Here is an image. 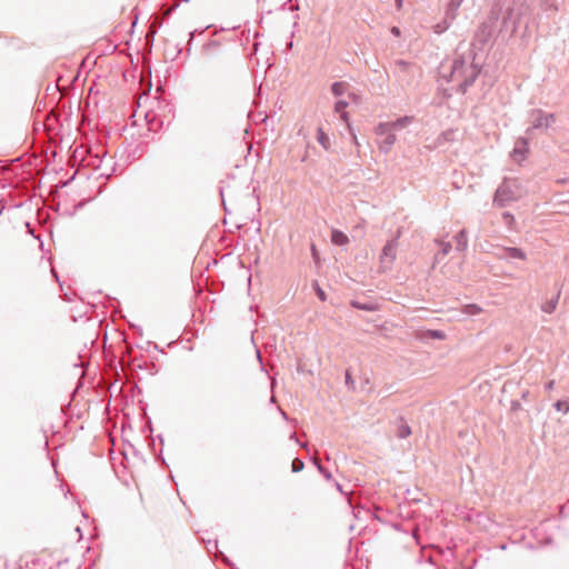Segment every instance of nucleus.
<instances>
[{
  "label": "nucleus",
  "instance_id": "39",
  "mask_svg": "<svg viewBox=\"0 0 569 569\" xmlns=\"http://www.w3.org/2000/svg\"><path fill=\"white\" fill-rule=\"evenodd\" d=\"M518 407H519V403H518V402H513V403H512V409H513V410H515L516 408H518Z\"/></svg>",
  "mask_w": 569,
  "mask_h": 569
},
{
  "label": "nucleus",
  "instance_id": "14",
  "mask_svg": "<svg viewBox=\"0 0 569 569\" xmlns=\"http://www.w3.org/2000/svg\"><path fill=\"white\" fill-rule=\"evenodd\" d=\"M348 107V102L345 100H339L335 104V111L340 114V118L343 121H348V113L346 111V108Z\"/></svg>",
  "mask_w": 569,
  "mask_h": 569
},
{
  "label": "nucleus",
  "instance_id": "24",
  "mask_svg": "<svg viewBox=\"0 0 569 569\" xmlns=\"http://www.w3.org/2000/svg\"><path fill=\"white\" fill-rule=\"evenodd\" d=\"M351 305H352V307H355L358 310H367V311L373 310V307L371 305L360 303L358 301H352Z\"/></svg>",
  "mask_w": 569,
  "mask_h": 569
},
{
  "label": "nucleus",
  "instance_id": "19",
  "mask_svg": "<svg viewBox=\"0 0 569 569\" xmlns=\"http://www.w3.org/2000/svg\"><path fill=\"white\" fill-rule=\"evenodd\" d=\"M502 219L510 230L513 229V224H515L516 220H515V217L512 213H510L508 211L503 212Z\"/></svg>",
  "mask_w": 569,
  "mask_h": 569
},
{
  "label": "nucleus",
  "instance_id": "33",
  "mask_svg": "<svg viewBox=\"0 0 569 569\" xmlns=\"http://www.w3.org/2000/svg\"><path fill=\"white\" fill-rule=\"evenodd\" d=\"M397 9H401L403 0H395Z\"/></svg>",
  "mask_w": 569,
  "mask_h": 569
},
{
  "label": "nucleus",
  "instance_id": "1",
  "mask_svg": "<svg viewBox=\"0 0 569 569\" xmlns=\"http://www.w3.org/2000/svg\"><path fill=\"white\" fill-rule=\"evenodd\" d=\"M475 54L472 50L467 53L458 54L450 67V76L448 81L457 82L460 91L466 92L477 79L480 68L473 62Z\"/></svg>",
  "mask_w": 569,
  "mask_h": 569
},
{
  "label": "nucleus",
  "instance_id": "28",
  "mask_svg": "<svg viewBox=\"0 0 569 569\" xmlns=\"http://www.w3.org/2000/svg\"><path fill=\"white\" fill-rule=\"evenodd\" d=\"M443 26H445V20L441 23H438L436 26V32H438V33L443 32L445 31V30H442Z\"/></svg>",
  "mask_w": 569,
  "mask_h": 569
},
{
  "label": "nucleus",
  "instance_id": "7",
  "mask_svg": "<svg viewBox=\"0 0 569 569\" xmlns=\"http://www.w3.org/2000/svg\"><path fill=\"white\" fill-rule=\"evenodd\" d=\"M528 153V139L527 138H519L516 141L515 148L512 150V156L515 160L521 161L526 158Z\"/></svg>",
  "mask_w": 569,
  "mask_h": 569
},
{
  "label": "nucleus",
  "instance_id": "37",
  "mask_svg": "<svg viewBox=\"0 0 569 569\" xmlns=\"http://www.w3.org/2000/svg\"><path fill=\"white\" fill-rule=\"evenodd\" d=\"M398 64H399V66H401V67H406V66H407V62H405V61L400 60V61H398Z\"/></svg>",
  "mask_w": 569,
  "mask_h": 569
},
{
  "label": "nucleus",
  "instance_id": "8",
  "mask_svg": "<svg viewBox=\"0 0 569 569\" xmlns=\"http://www.w3.org/2000/svg\"><path fill=\"white\" fill-rule=\"evenodd\" d=\"M396 142V134L393 131L389 132L387 136H383L381 140L378 141V147L381 152L388 153L392 146Z\"/></svg>",
  "mask_w": 569,
  "mask_h": 569
},
{
  "label": "nucleus",
  "instance_id": "16",
  "mask_svg": "<svg viewBox=\"0 0 569 569\" xmlns=\"http://www.w3.org/2000/svg\"><path fill=\"white\" fill-rule=\"evenodd\" d=\"M391 131L392 129L390 128L389 122H380L375 128V133L379 137L387 136Z\"/></svg>",
  "mask_w": 569,
  "mask_h": 569
},
{
  "label": "nucleus",
  "instance_id": "17",
  "mask_svg": "<svg viewBox=\"0 0 569 569\" xmlns=\"http://www.w3.org/2000/svg\"><path fill=\"white\" fill-rule=\"evenodd\" d=\"M462 312L468 316H477L482 312V308L476 303L466 305Z\"/></svg>",
  "mask_w": 569,
  "mask_h": 569
},
{
  "label": "nucleus",
  "instance_id": "23",
  "mask_svg": "<svg viewBox=\"0 0 569 569\" xmlns=\"http://www.w3.org/2000/svg\"><path fill=\"white\" fill-rule=\"evenodd\" d=\"M313 463L316 465L319 472L322 473L327 480L331 479V473L327 469H325L317 459H313Z\"/></svg>",
  "mask_w": 569,
  "mask_h": 569
},
{
  "label": "nucleus",
  "instance_id": "6",
  "mask_svg": "<svg viewBox=\"0 0 569 569\" xmlns=\"http://www.w3.org/2000/svg\"><path fill=\"white\" fill-rule=\"evenodd\" d=\"M463 0H450L447 4L446 13H445V26L442 30H447L452 21L456 19L458 10Z\"/></svg>",
  "mask_w": 569,
  "mask_h": 569
},
{
  "label": "nucleus",
  "instance_id": "32",
  "mask_svg": "<svg viewBox=\"0 0 569 569\" xmlns=\"http://www.w3.org/2000/svg\"><path fill=\"white\" fill-rule=\"evenodd\" d=\"M553 385H555V381H549L547 385H546V389L547 390H551L553 388Z\"/></svg>",
  "mask_w": 569,
  "mask_h": 569
},
{
  "label": "nucleus",
  "instance_id": "22",
  "mask_svg": "<svg viewBox=\"0 0 569 569\" xmlns=\"http://www.w3.org/2000/svg\"><path fill=\"white\" fill-rule=\"evenodd\" d=\"M313 288H315L317 297L321 301H326L327 300V295H326V292L323 291V289L319 286V283L317 281L313 282Z\"/></svg>",
  "mask_w": 569,
  "mask_h": 569
},
{
  "label": "nucleus",
  "instance_id": "29",
  "mask_svg": "<svg viewBox=\"0 0 569 569\" xmlns=\"http://www.w3.org/2000/svg\"><path fill=\"white\" fill-rule=\"evenodd\" d=\"M100 162H101V160H98V158H97L94 161H88L87 164L93 166V167H99Z\"/></svg>",
  "mask_w": 569,
  "mask_h": 569
},
{
  "label": "nucleus",
  "instance_id": "25",
  "mask_svg": "<svg viewBox=\"0 0 569 569\" xmlns=\"http://www.w3.org/2000/svg\"><path fill=\"white\" fill-rule=\"evenodd\" d=\"M427 335H428V337H430L432 339H439V340H442L446 337L445 332H442L440 330H429Z\"/></svg>",
  "mask_w": 569,
  "mask_h": 569
},
{
  "label": "nucleus",
  "instance_id": "26",
  "mask_svg": "<svg viewBox=\"0 0 569 569\" xmlns=\"http://www.w3.org/2000/svg\"><path fill=\"white\" fill-rule=\"evenodd\" d=\"M345 378H346V385L350 388V389H355V381L350 375V372L347 370L346 371V375H345Z\"/></svg>",
  "mask_w": 569,
  "mask_h": 569
},
{
  "label": "nucleus",
  "instance_id": "12",
  "mask_svg": "<svg viewBox=\"0 0 569 569\" xmlns=\"http://www.w3.org/2000/svg\"><path fill=\"white\" fill-rule=\"evenodd\" d=\"M317 141L325 150H329L331 147L330 138L321 127L317 130Z\"/></svg>",
  "mask_w": 569,
  "mask_h": 569
},
{
  "label": "nucleus",
  "instance_id": "36",
  "mask_svg": "<svg viewBox=\"0 0 569 569\" xmlns=\"http://www.w3.org/2000/svg\"><path fill=\"white\" fill-rule=\"evenodd\" d=\"M352 138H353V142H355V144H356V146H359V142H358V139H357L356 134H352Z\"/></svg>",
  "mask_w": 569,
  "mask_h": 569
},
{
  "label": "nucleus",
  "instance_id": "38",
  "mask_svg": "<svg viewBox=\"0 0 569 569\" xmlns=\"http://www.w3.org/2000/svg\"><path fill=\"white\" fill-rule=\"evenodd\" d=\"M37 241L39 242V248H42V241L40 240V237L38 236Z\"/></svg>",
  "mask_w": 569,
  "mask_h": 569
},
{
  "label": "nucleus",
  "instance_id": "5",
  "mask_svg": "<svg viewBox=\"0 0 569 569\" xmlns=\"http://www.w3.org/2000/svg\"><path fill=\"white\" fill-rule=\"evenodd\" d=\"M497 258L500 260H527V253L517 247H501L500 251L497 253Z\"/></svg>",
  "mask_w": 569,
  "mask_h": 569
},
{
  "label": "nucleus",
  "instance_id": "27",
  "mask_svg": "<svg viewBox=\"0 0 569 569\" xmlns=\"http://www.w3.org/2000/svg\"><path fill=\"white\" fill-rule=\"evenodd\" d=\"M411 435V429H399L398 438L405 439Z\"/></svg>",
  "mask_w": 569,
  "mask_h": 569
},
{
  "label": "nucleus",
  "instance_id": "3",
  "mask_svg": "<svg viewBox=\"0 0 569 569\" xmlns=\"http://www.w3.org/2000/svg\"><path fill=\"white\" fill-rule=\"evenodd\" d=\"M531 126L527 129V134H531L532 130L548 129L555 122L553 113H547L541 109H533L529 113Z\"/></svg>",
  "mask_w": 569,
  "mask_h": 569
},
{
  "label": "nucleus",
  "instance_id": "9",
  "mask_svg": "<svg viewBox=\"0 0 569 569\" xmlns=\"http://www.w3.org/2000/svg\"><path fill=\"white\" fill-rule=\"evenodd\" d=\"M455 241H456V249L458 251H465L468 247V236H467V231L465 229H462L461 231H459L456 236H455Z\"/></svg>",
  "mask_w": 569,
  "mask_h": 569
},
{
  "label": "nucleus",
  "instance_id": "11",
  "mask_svg": "<svg viewBox=\"0 0 569 569\" xmlns=\"http://www.w3.org/2000/svg\"><path fill=\"white\" fill-rule=\"evenodd\" d=\"M559 297H560V292H558L551 299H549L546 302H543L541 305V310L545 313H549V315L552 313L556 310V308H557V305H558V301H559Z\"/></svg>",
  "mask_w": 569,
  "mask_h": 569
},
{
  "label": "nucleus",
  "instance_id": "2",
  "mask_svg": "<svg viewBox=\"0 0 569 569\" xmlns=\"http://www.w3.org/2000/svg\"><path fill=\"white\" fill-rule=\"evenodd\" d=\"M523 188L519 179L505 178L498 186L493 196V206L503 208L523 196Z\"/></svg>",
  "mask_w": 569,
  "mask_h": 569
},
{
  "label": "nucleus",
  "instance_id": "41",
  "mask_svg": "<svg viewBox=\"0 0 569 569\" xmlns=\"http://www.w3.org/2000/svg\"><path fill=\"white\" fill-rule=\"evenodd\" d=\"M257 357H258L259 361L261 362V355H260V351H257Z\"/></svg>",
  "mask_w": 569,
  "mask_h": 569
},
{
  "label": "nucleus",
  "instance_id": "4",
  "mask_svg": "<svg viewBox=\"0 0 569 569\" xmlns=\"http://www.w3.org/2000/svg\"><path fill=\"white\" fill-rule=\"evenodd\" d=\"M400 236H401V229H398L396 237L388 240L387 243L382 248V252L380 256V262H381V267L385 270L390 269L393 261L396 260L397 249H398V240H399Z\"/></svg>",
  "mask_w": 569,
  "mask_h": 569
},
{
  "label": "nucleus",
  "instance_id": "35",
  "mask_svg": "<svg viewBox=\"0 0 569 569\" xmlns=\"http://www.w3.org/2000/svg\"><path fill=\"white\" fill-rule=\"evenodd\" d=\"M62 563L61 562H58L56 567H50L48 569H61L62 568Z\"/></svg>",
  "mask_w": 569,
  "mask_h": 569
},
{
  "label": "nucleus",
  "instance_id": "21",
  "mask_svg": "<svg viewBox=\"0 0 569 569\" xmlns=\"http://www.w3.org/2000/svg\"><path fill=\"white\" fill-rule=\"evenodd\" d=\"M305 467V463L301 459L295 458L291 463L292 472H300Z\"/></svg>",
  "mask_w": 569,
  "mask_h": 569
},
{
  "label": "nucleus",
  "instance_id": "18",
  "mask_svg": "<svg viewBox=\"0 0 569 569\" xmlns=\"http://www.w3.org/2000/svg\"><path fill=\"white\" fill-rule=\"evenodd\" d=\"M553 407L559 412L568 413L569 412V398L565 399V400H558L557 402H555Z\"/></svg>",
  "mask_w": 569,
  "mask_h": 569
},
{
  "label": "nucleus",
  "instance_id": "13",
  "mask_svg": "<svg viewBox=\"0 0 569 569\" xmlns=\"http://www.w3.org/2000/svg\"><path fill=\"white\" fill-rule=\"evenodd\" d=\"M331 241L337 246H345L349 242V238L340 230H333L331 233Z\"/></svg>",
  "mask_w": 569,
  "mask_h": 569
},
{
  "label": "nucleus",
  "instance_id": "20",
  "mask_svg": "<svg viewBox=\"0 0 569 569\" xmlns=\"http://www.w3.org/2000/svg\"><path fill=\"white\" fill-rule=\"evenodd\" d=\"M440 251L438 254H441L442 257L447 256L449 251L451 250V243L447 241H439Z\"/></svg>",
  "mask_w": 569,
  "mask_h": 569
},
{
  "label": "nucleus",
  "instance_id": "31",
  "mask_svg": "<svg viewBox=\"0 0 569 569\" xmlns=\"http://www.w3.org/2000/svg\"><path fill=\"white\" fill-rule=\"evenodd\" d=\"M391 32H392L395 36H399V34H400V30H399V28H398V27H392Z\"/></svg>",
  "mask_w": 569,
  "mask_h": 569
},
{
  "label": "nucleus",
  "instance_id": "15",
  "mask_svg": "<svg viewBox=\"0 0 569 569\" xmlns=\"http://www.w3.org/2000/svg\"><path fill=\"white\" fill-rule=\"evenodd\" d=\"M347 88H348V84L346 82H342V81L333 82L331 86V92L333 96L340 97V96L345 94V92L347 91Z\"/></svg>",
  "mask_w": 569,
  "mask_h": 569
},
{
  "label": "nucleus",
  "instance_id": "40",
  "mask_svg": "<svg viewBox=\"0 0 569 569\" xmlns=\"http://www.w3.org/2000/svg\"><path fill=\"white\" fill-rule=\"evenodd\" d=\"M76 531L79 533V537H81V530H80V527H76Z\"/></svg>",
  "mask_w": 569,
  "mask_h": 569
},
{
  "label": "nucleus",
  "instance_id": "10",
  "mask_svg": "<svg viewBox=\"0 0 569 569\" xmlns=\"http://www.w3.org/2000/svg\"><path fill=\"white\" fill-rule=\"evenodd\" d=\"M412 121H413V117L405 116V117L398 118L397 120H395L392 122H389V124H390V128L392 129V131H395V130H401V129L408 127L410 123H412Z\"/></svg>",
  "mask_w": 569,
  "mask_h": 569
},
{
  "label": "nucleus",
  "instance_id": "30",
  "mask_svg": "<svg viewBox=\"0 0 569 569\" xmlns=\"http://www.w3.org/2000/svg\"><path fill=\"white\" fill-rule=\"evenodd\" d=\"M562 193H555L553 198L557 199L558 202H567V200H562Z\"/></svg>",
  "mask_w": 569,
  "mask_h": 569
},
{
  "label": "nucleus",
  "instance_id": "34",
  "mask_svg": "<svg viewBox=\"0 0 569 569\" xmlns=\"http://www.w3.org/2000/svg\"><path fill=\"white\" fill-rule=\"evenodd\" d=\"M556 182L559 183V184H563V183L567 182V179L566 178H560V179H557Z\"/></svg>",
  "mask_w": 569,
  "mask_h": 569
}]
</instances>
